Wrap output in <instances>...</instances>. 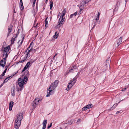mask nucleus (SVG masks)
<instances>
[{
	"label": "nucleus",
	"instance_id": "nucleus-1",
	"mask_svg": "<svg viewBox=\"0 0 129 129\" xmlns=\"http://www.w3.org/2000/svg\"><path fill=\"white\" fill-rule=\"evenodd\" d=\"M23 115V114L21 112L18 113L17 114L15 122V127L16 128H18L20 126Z\"/></svg>",
	"mask_w": 129,
	"mask_h": 129
},
{
	"label": "nucleus",
	"instance_id": "nucleus-2",
	"mask_svg": "<svg viewBox=\"0 0 129 129\" xmlns=\"http://www.w3.org/2000/svg\"><path fill=\"white\" fill-rule=\"evenodd\" d=\"M58 83V81L57 80L51 84L49 89L47 90V96H49L50 95L54 93V91L53 90L57 86Z\"/></svg>",
	"mask_w": 129,
	"mask_h": 129
},
{
	"label": "nucleus",
	"instance_id": "nucleus-3",
	"mask_svg": "<svg viewBox=\"0 0 129 129\" xmlns=\"http://www.w3.org/2000/svg\"><path fill=\"white\" fill-rule=\"evenodd\" d=\"M28 80V78L26 77H24L23 79H22L21 78L18 79V83L21 87H23V86L24 84H26V83L27 82Z\"/></svg>",
	"mask_w": 129,
	"mask_h": 129
},
{
	"label": "nucleus",
	"instance_id": "nucleus-4",
	"mask_svg": "<svg viewBox=\"0 0 129 129\" xmlns=\"http://www.w3.org/2000/svg\"><path fill=\"white\" fill-rule=\"evenodd\" d=\"M63 16H60V18L59 19L58 24L57 25V27L59 28L60 27L62 26L65 20V18H63Z\"/></svg>",
	"mask_w": 129,
	"mask_h": 129
},
{
	"label": "nucleus",
	"instance_id": "nucleus-5",
	"mask_svg": "<svg viewBox=\"0 0 129 129\" xmlns=\"http://www.w3.org/2000/svg\"><path fill=\"white\" fill-rule=\"evenodd\" d=\"M77 67L76 65H73L71 67V69L69 70V71L66 72V73L64 74V75H66L68 74L69 73L75 72L78 71V69L77 68Z\"/></svg>",
	"mask_w": 129,
	"mask_h": 129
},
{
	"label": "nucleus",
	"instance_id": "nucleus-6",
	"mask_svg": "<svg viewBox=\"0 0 129 129\" xmlns=\"http://www.w3.org/2000/svg\"><path fill=\"white\" fill-rule=\"evenodd\" d=\"M10 48V46H8V47L5 48L3 53V56L5 57H7L8 55L7 54V52H8Z\"/></svg>",
	"mask_w": 129,
	"mask_h": 129
},
{
	"label": "nucleus",
	"instance_id": "nucleus-7",
	"mask_svg": "<svg viewBox=\"0 0 129 129\" xmlns=\"http://www.w3.org/2000/svg\"><path fill=\"white\" fill-rule=\"evenodd\" d=\"M122 37H120V38L117 40V43L115 44L116 47H117L119 45L122 43Z\"/></svg>",
	"mask_w": 129,
	"mask_h": 129
},
{
	"label": "nucleus",
	"instance_id": "nucleus-8",
	"mask_svg": "<svg viewBox=\"0 0 129 129\" xmlns=\"http://www.w3.org/2000/svg\"><path fill=\"white\" fill-rule=\"evenodd\" d=\"M32 48H31V49H30V46L25 51L26 52V55H27V57H29L30 56V55L29 54V53L31 52L32 50H31V49H32Z\"/></svg>",
	"mask_w": 129,
	"mask_h": 129
},
{
	"label": "nucleus",
	"instance_id": "nucleus-9",
	"mask_svg": "<svg viewBox=\"0 0 129 129\" xmlns=\"http://www.w3.org/2000/svg\"><path fill=\"white\" fill-rule=\"evenodd\" d=\"M6 58L5 57L3 58V60H2L0 61V65L3 67H4L5 65Z\"/></svg>",
	"mask_w": 129,
	"mask_h": 129
},
{
	"label": "nucleus",
	"instance_id": "nucleus-10",
	"mask_svg": "<svg viewBox=\"0 0 129 129\" xmlns=\"http://www.w3.org/2000/svg\"><path fill=\"white\" fill-rule=\"evenodd\" d=\"M76 81V78L75 77L72 80H71L70 83L71 84L74 85Z\"/></svg>",
	"mask_w": 129,
	"mask_h": 129
},
{
	"label": "nucleus",
	"instance_id": "nucleus-11",
	"mask_svg": "<svg viewBox=\"0 0 129 129\" xmlns=\"http://www.w3.org/2000/svg\"><path fill=\"white\" fill-rule=\"evenodd\" d=\"M76 81V78L75 77L72 80H71L70 83L71 84L74 85Z\"/></svg>",
	"mask_w": 129,
	"mask_h": 129
},
{
	"label": "nucleus",
	"instance_id": "nucleus-12",
	"mask_svg": "<svg viewBox=\"0 0 129 129\" xmlns=\"http://www.w3.org/2000/svg\"><path fill=\"white\" fill-rule=\"evenodd\" d=\"M73 86V85L71 84V83H69L66 88V90L68 91H69Z\"/></svg>",
	"mask_w": 129,
	"mask_h": 129
},
{
	"label": "nucleus",
	"instance_id": "nucleus-13",
	"mask_svg": "<svg viewBox=\"0 0 129 129\" xmlns=\"http://www.w3.org/2000/svg\"><path fill=\"white\" fill-rule=\"evenodd\" d=\"M47 122V120H45L43 121V125L42 127L43 129H45V128Z\"/></svg>",
	"mask_w": 129,
	"mask_h": 129
},
{
	"label": "nucleus",
	"instance_id": "nucleus-14",
	"mask_svg": "<svg viewBox=\"0 0 129 129\" xmlns=\"http://www.w3.org/2000/svg\"><path fill=\"white\" fill-rule=\"evenodd\" d=\"M13 103L14 102L12 101L10 102L9 104V110L10 111H11L12 110V108L13 105Z\"/></svg>",
	"mask_w": 129,
	"mask_h": 129
},
{
	"label": "nucleus",
	"instance_id": "nucleus-15",
	"mask_svg": "<svg viewBox=\"0 0 129 129\" xmlns=\"http://www.w3.org/2000/svg\"><path fill=\"white\" fill-rule=\"evenodd\" d=\"M12 95L13 96H14L15 95V88L13 87L12 88L11 91Z\"/></svg>",
	"mask_w": 129,
	"mask_h": 129
},
{
	"label": "nucleus",
	"instance_id": "nucleus-16",
	"mask_svg": "<svg viewBox=\"0 0 129 129\" xmlns=\"http://www.w3.org/2000/svg\"><path fill=\"white\" fill-rule=\"evenodd\" d=\"M40 99L39 98H36L35 101H34L35 103H36V104H37L38 105L39 104V102L40 101Z\"/></svg>",
	"mask_w": 129,
	"mask_h": 129
},
{
	"label": "nucleus",
	"instance_id": "nucleus-17",
	"mask_svg": "<svg viewBox=\"0 0 129 129\" xmlns=\"http://www.w3.org/2000/svg\"><path fill=\"white\" fill-rule=\"evenodd\" d=\"M17 35H16L15 34L14 35L13 37L12 38L11 40L12 44H13L14 42L15 38L16 37Z\"/></svg>",
	"mask_w": 129,
	"mask_h": 129
},
{
	"label": "nucleus",
	"instance_id": "nucleus-18",
	"mask_svg": "<svg viewBox=\"0 0 129 129\" xmlns=\"http://www.w3.org/2000/svg\"><path fill=\"white\" fill-rule=\"evenodd\" d=\"M38 105L36 104V103H35L34 101H33L32 103V106L33 108V109L34 110L36 107L37 105Z\"/></svg>",
	"mask_w": 129,
	"mask_h": 129
},
{
	"label": "nucleus",
	"instance_id": "nucleus-19",
	"mask_svg": "<svg viewBox=\"0 0 129 129\" xmlns=\"http://www.w3.org/2000/svg\"><path fill=\"white\" fill-rule=\"evenodd\" d=\"M59 34L57 32L55 33V35L53 36V38L57 39L58 37Z\"/></svg>",
	"mask_w": 129,
	"mask_h": 129
},
{
	"label": "nucleus",
	"instance_id": "nucleus-20",
	"mask_svg": "<svg viewBox=\"0 0 129 129\" xmlns=\"http://www.w3.org/2000/svg\"><path fill=\"white\" fill-rule=\"evenodd\" d=\"M13 26L10 25L9 26L8 28L9 35L11 32Z\"/></svg>",
	"mask_w": 129,
	"mask_h": 129
},
{
	"label": "nucleus",
	"instance_id": "nucleus-21",
	"mask_svg": "<svg viewBox=\"0 0 129 129\" xmlns=\"http://www.w3.org/2000/svg\"><path fill=\"white\" fill-rule=\"evenodd\" d=\"M86 3L85 1H82L81 3V5L80 7L79 8H80L81 7L83 6H84L85 4H86Z\"/></svg>",
	"mask_w": 129,
	"mask_h": 129
},
{
	"label": "nucleus",
	"instance_id": "nucleus-22",
	"mask_svg": "<svg viewBox=\"0 0 129 129\" xmlns=\"http://www.w3.org/2000/svg\"><path fill=\"white\" fill-rule=\"evenodd\" d=\"M67 11V9L66 8H65L63 11L62 12V14L61 16H63L66 13V11Z\"/></svg>",
	"mask_w": 129,
	"mask_h": 129
},
{
	"label": "nucleus",
	"instance_id": "nucleus-23",
	"mask_svg": "<svg viewBox=\"0 0 129 129\" xmlns=\"http://www.w3.org/2000/svg\"><path fill=\"white\" fill-rule=\"evenodd\" d=\"M48 17H47L45 20V26L46 27H47L48 26V21L47 20Z\"/></svg>",
	"mask_w": 129,
	"mask_h": 129
},
{
	"label": "nucleus",
	"instance_id": "nucleus-24",
	"mask_svg": "<svg viewBox=\"0 0 129 129\" xmlns=\"http://www.w3.org/2000/svg\"><path fill=\"white\" fill-rule=\"evenodd\" d=\"M50 9H51L53 6V3L52 1H51L50 2Z\"/></svg>",
	"mask_w": 129,
	"mask_h": 129
},
{
	"label": "nucleus",
	"instance_id": "nucleus-25",
	"mask_svg": "<svg viewBox=\"0 0 129 129\" xmlns=\"http://www.w3.org/2000/svg\"><path fill=\"white\" fill-rule=\"evenodd\" d=\"M10 76L9 77L6 78L5 79L4 81V82H3L4 83H6V82H7L8 81V80H9L10 79Z\"/></svg>",
	"mask_w": 129,
	"mask_h": 129
},
{
	"label": "nucleus",
	"instance_id": "nucleus-26",
	"mask_svg": "<svg viewBox=\"0 0 129 129\" xmlns=\"http://www.w3.org/2000/svg\"><path fill=\"white\" fill-rule=\"evenodd\" d=\"M92 105L91 104H89L86 106L87 109H89L92 107Z\"/></svg>",
	"mask_w": 129,
	"mask_h": 129
},
{
	"label": "nucleus",
	"instance_id": "nucleus-27",
	"mask_svg": "<svg viewBox=\"0 0 129 129\" xmlns=\"http://www.w3.org/2000/svg\"><path fill=\"white\" fill-rule=\"evenodd\" d=\"M118 104L116 103L111 108V109H113L114 108H115L117 105Z\"/></svg>",
	"mask_w": 129,
	"mask_h": 129
},
{
	"label": "nucleus",
	"instance_id": "nucleus-28",
	"mask_svg": "<svg viewBox=\"0 0 129 129\" xmlns=\"http://www.w3.org/2000/svg\"><path fill=\"white\" fill-rule=\"evenodd\" d=\"M20 5L21 7V8H22V9H23L24 7L22 1H20Z\"/></svg>",
	"mask_w": 129,
	"mask_h": 129
},
{
	"label": "nucleus",
	"instance_id": "nucleus-29",
	"mask_svg": "<svg viewBox=\"0 0 129 129\" xmlns=\"http://www.w3.org/2000/svg\"><path fill=\"white\" fill-rule=\"evenodd\" d=\"M37 25L38 23H36V21L35 20L34 21V23L33 25V26L36 27L37 26Z\"/></svg>",
	"mask_w": 129,
	"mask_h": 129
},
{
	"label": "nucleus",
	"instance_id": "nucleus-30",
	"mask_svg": "<svg viewBox=\"0 0 129 129\" xmlns=\"http://www.w3.org/2000/svg\"><path fill=\"white\" fill-rule=\"evenodd\" d=\"M30 64V62H27V63L26 64V65L25 67H26L27 69L28 68L29 66V65Z\"/></svg>",
	"mask_w": 129,
	"mask_h": 129
},
{
	"label": "nucleus",
	"instance_id": "nucleus-31",
	"mask_svg": "<svg viewBox=\"0 0 129 129\" xmlns=\"http://www.w3.org/2000/svg\"><path fill=\"white\" fill-rule=\"evenodd\" d=\"M106 66H110V64L109 63V61L107 60H106Z\"/></svg>",
	"mask_w": 129,
	"mask_h": 129
},
{
	"label": "nucleus",
	"instance_id": "nucleus-32",
	"mask_svg": "<svg viewBox=\"0 0 129 129\" xmlns=\"http://www.w3.org/2000/svg\"><path fill=\"white\" fill-rule=\"evenodd\" d=\"M87 109H88L85 106L82 108V111H85Z\"/></svg>",
	"mask_w": 129,
	"mask_h": 129
},
{
	"label": "nucleus",
	"instance_id": "nucleus-33",
	"mask_svg": "<svg viewBox=\"0 0 129 129\" xmlns=\"http://www.w3.org/2000/svg\"><path fill=\"white\" fill-rule=\"evenodd\" d=\"M29 76V72H28L25 75V76H24V77H26L27 78V77H28Z\"/></svg>",
	"mask_w": 129,
	"mask_h": 129
},
{
	"label": "nucleus",
	"instance_id": "nucleus-34",
	"mask_svg": "<svg viewBox=\"0 0 129 129\" xmlns=\"http://www.w3.org/2000/svg\"><path fill=\"white\" fill-rule=\"evenodd\" d=\"M5 73H4V72L2 74L1 76L0 77V78L1 79L3 78V76H4Z\"/></svg>",
	"mask_w": 129,
	"mask_h": 129
},
{
	"label": "nucleus",
	"instance_id": "nucleus-35",
	"mask_svg": "<svg viewBox=\"0 0 129 129\" xmlns=\"http://www.w3.org/2000/svg\"><path fill=\"white\" fill-rule=\"evenodd\" d=\"M52 125V123H50V125H48V126L47 128H50L51 126Z\"/></svg>",
	"mask_w": 129,
	"mask_h": 129
},
{
	"label": "nucleus",
	"instance_id": "nucleus-36",
	"mask_svg": "<svg viewBox=\"0 0 129 129\" xmlns=\"http://www.w3.org/2000/svg\"><path fill=\"white\" fill-rule=\"evenodd\" d=\"M127 88V87L126 88H123L121 90V91H125Z\"/></svg>",
	"mask_w": 129,
	"mask_h": 129
},
{
	"label": "nucleus",
	"instance_id": "nucleus-37",
	"mask_svg": "<svg viewBox=\"0 0 129 129\" xmlns=\"http://www.w3.org/2000/svg\"><path fill=\"white\" fill-rule=\"evenodd\" d=\"M27 69L25 67H24V68L23 69V70L22 72H24Z\"/></svg>",
	"mask_w": 129,
	"mask_h": 129
},
{
	"label": "nucleus",
	"instance_id": "nucleus-38",
	"mask_svg": "<svg viewBox=\"0 0 129 129\" xmlns=\"http://www.w3.org/2000/svg\"><path fill=\"white\" fill-rule=\"evenodd\" d=\"M77 12H75L73 14L74 16H75L77 15Z\"/></svg>",
	"mask_w": 129,
	"mask_h": 129
},
{
	"label": "nucleus",
	"instance_id": "nucleus-39",
	"mask_svg": "<svg viewBox=\"0 0 129 129\" xmlns=\"http://www.w3.org/2000/svg\"><path fill=\"white\" fill-rule=\"evenodd\" d=\"M73 16H73V14H71V15H70V18H72L73 17Z\"/></svg>",
	"mask_w": 129,
	"mask_h": 129
},
{
	"label": "nucleus",
	"instance_id": "nucleus-40",
	"mask_svg": "<svg viewBox=\"0 0 129 129\" xmlns=\"http://www.w3.org/2000/svg\"><path fill=\"white\" fill-rule=\"evenodd\" d=\"M100 14L99 12L98 13V15H97V17H99V16L100 15Z\"/></svg>",
	"mask_w": 129,
	"mask_h": 129
},
{
	"label": "nucleus",
	"instance_id": "nucleus-41",
	"mask_svg": "<svg viewBox=\"0 0 129 129\" xmlns=\"http://www.w3.org/2000/svg\"><path fill=\"white\" fill-rule=\"evenodd\" d=\"M4 83V82L2 84H1L0 86V87H1L2 86H3Z\"/></svg>",
	"mask_w": 129,
	"mask_h": 129
},
{
	"label": "nucleus",
	"instance_id": "nucleus-42",
	"mask_svg": "<svg viewBox=\"0 0 129 129\" xmlns=\"http://www.w3.org/2000/svg\"><path fill=\"white\" fill-rule=\"evenodd\" d=\"M7 68H6V69L3 72H4V73H6V71L7 70Z\"/></svg>",
	"mask_w": 129,
	"mask_h": 129
},
{
	"label": "nucleus",
	"instance_id": "nucleus-43",
	"mask_svg": "<svg viewBox=\"0 0 129 129\" xmlns=\"http://www.w3.org/2000/svg\"><path fill=\"white\" fill-rule=\"evenodd\" d=\"M120 111H117L116 112V114L119 113L120 112Z\"/></svg>",
	"mask_w": 129,
	"mask_h": 129
},
{
	"label": "nucleus",
	"instance_id": "nucleus-44",
	"mask_svg": "<svg viewBox=\"0 0 129 129\" xmlns=\"http://www.w3.org/2000/svg\"><path fill=\"white\" fill-rule=\"evenodd\" d=\"M99 17H96V20H99Z\"/></svg>",
	"mask_w": 129,
	"mask_h": 129
},
{
	"label": "nucleus",
	"instance_id": "nucleus-45",
	"mask_svg": "<svg viewBox=\"0 0 129 129\" xmlns=\"http://www.w3.org/2000/svg\"><path fill=\"white\" fill-rule=\"evenodd\" d=\"M81 7H80V12L81 11H82V10L83 9V8H83V7L82 8H81Z\"/></svg>",
	"mask_w": 129,
	"mask_h": 129
},
{
	"label": "nucleus",
	"instance_id": "nucleus-46",
	"mask_svg": "<svg viewBox=\"0 0 129 129\" xmlns=\"http://www.w3.org/2000/svg\"><path fill=\"white\" fill-rule=\"evenodd\" d=\"M23 41V39H22V40H21V45Z\"/></svg>",
	"mask_w": 129,
	"mask_h": 129
},
{
	"label": "nucleus",
	"instance_id": "nucleus-47",
	"mask_svg": "<svg viewBox=\"0 0 129 129\" xmlns=\"http://www.w3.org/2000/svg\"><path fill=\"white\" fill-rule=\"evenodd\" d=\"M57 54V53H56L55 54V55H54V57H53V58H54L56 56Z\"/></svg>",
	"mask_w": 129,
	"mask_h": 129
},
{
	"label": "nucleus",
	"instance_id": "nucleus-48",
	"mask_svg": "<svg viewBox=\"0 0 129 129\" xmlns=\"http://www.w3.org/2000/svg\"><path fill=\"white\" fill-rule=\"evenodd\" d=\"M80 119H79L77 121L79 122V121H80Z\"/></svg>",
	"mask_w": 129,
	"mask_h": 129
},
{
	"label": "nucleus",
	"instance_id": "nucleus-49",
	"mask_svg": "<svg viewBox=\"0 0 129 129\" xmlns=\"http://www.w3.org/2000/svg\"><path fill=\"white\" fill-rule=\"evenodd\" d=\"M21 41L20 40H19L18 41V43H19Z\"/></svg>",
	"mask_w": 129,
	"mask_h": 129
},
{
	"label": "nucleus",
	"instance_id": "nucleus-50",
	"mask_svg": "<svg viewBox=\"0 0 129 129\" xmlns=\"http://www.w3.org/2000/svg\"><path fill=\"white\" fill-rule=\"evenodd\" d=\"M95 26V25H94V26H93V28Z\"/></svg>",
	"mask_w": 129,
	"mask_h": 129
},
{
	"label": "nucleus",
	"instance_id": "nucleus-51",
	"mask_svg": "<svg viewBox=\"0 0 129 129\" xmlns=\"http://www.w3.org/2000/svg\"><path fill=\"white\" fill-rule=\"evenodd\" d=\"M111 109H110L109 110H109V111H110V110H111Z\"/></svg>",
	"mask_w": 129,
	"mask_h": 129
},
{
	"label": "nucleus",
	"instance_id": "nucleus-52",
	"mask_svg": "<svg viewBox=\"0 0 129 129\" xmlns=\"http://www.w3.org/2000/svg\"><path fill=\"white\" fill-rule=\"evenodd\" d=\"M19 89H18V91H19Z\"/></svg>",
	"mask_w": 129,
	"mask_h": 129
},
{
	"label": "nucleus",
	"instance_id": "nucleus-53",
	"mask_svg": "<svg viewBox=\"0 0 129 129\" xmlns=\"http://www.w3.org/2000/svg\"><path fill=\"white\" fill-rule=\"evenodd\" d=\"M128 95H129V92L128 94Z\"/></svg>",
	"mask_w": 129,
	"mask_h": 129
},
{
	"label": "nucleus",
	"instance_id": "nucleus-54",
	"mask_svg": "<svg viewBox=\"0 0 129 129\" xmlns=\"http://www.w3.org/2000/svg\"><path fill=\"white\" fill-rule=\"evenodd\" d=\"M22 1V0H20V1Z\"/></svg>",
	"mask_w": 129,
	"mask_h": 129
},
{
	"label": "nucleus",
	"instance_id": "nucleus-55",
	"mask_svg": "<svg viewBox=\"0 0 129 129\" xmlns=\"http://www.w3.org/2000/svg\"><path fill=\"white\" fill-rule=\"evenodd\" d=\"M48 1V0H46V2L47 1Z\"/></svg>",
	"mask_w": 129,
	"mask_h": 129
},
{
	"label": "nucleus",
	"instance_id": "nucleus-56",
	"mask_svg": "<svg viewBox=\"0 0 129 129\" xmlns=\"http://www.w3.org/2000/svg\"><path fill=\"white\" fill-rule=\"evenodd\" d=\"M56 70V69H54V70Z\"/></svg>",
	"mask_w": 129,
	"mask_h": 129
},
{
	"label": "nucleus",
	"instance_id": "nucleus-57",
	"mask_svg": "<svg viewBox=\"0 0 129 129\" xmlns=\"http://www.w3.org/2000/svg\"><path fill=\"white\" fill-rule=\"evenodd\" d=\"M128 48L129 49V46L128 47Z\"/></svg>",
	"mask_w": 129,
	"mask_h": 129
},
{
	"label": "nucleus",
	"instance_id": "nucleus-58",
	"mask_svg": "<svg viewBox=\"0 0 129 129\" xmlns=\"http://www.w3.org/2000/svg\"><path fill=\"white\" fill-rule=\"evenodd\" d=\"M60 129H61V128H60Z\"/></svg>",
	"mask_w": 129,
	"mask_h": 129
}]
</instances>
